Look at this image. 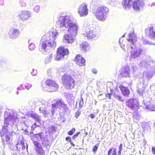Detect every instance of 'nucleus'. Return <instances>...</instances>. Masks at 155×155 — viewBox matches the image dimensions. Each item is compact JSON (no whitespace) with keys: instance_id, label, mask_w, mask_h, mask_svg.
<instances>
[{"instance_id":"obj_1","label":"nucleus","mask_w":155,"mask_h":155,"mask_svg":"<svg viewBox=\"0 0 155 155\" xmlns=\"http://www.w3.org/2000/svg\"><path fill=\"white\" fill-rule=\"evenodd\" d=\"M58 35V33L53 30L52 31H49L43 35L41 39V48L45 51L54 49L56 46L54 41Z\"/></svg>"},{"instance_id":"obj_2","label":"nucleus","mask_w":155,"mask_h":155,"mask_svg":"<svg viewBox=\"0 0 155 155\" xmlns=\"http://www.w3.org/2000/svg\"><path fill=\"white\" fill-rule=\"evenodd\" d=\"M61 27L64 26L68 28V31L70 35H76L77 34L78 27L75 23L72 22L66 16L61 17L58 21Z\"/></svg>"},{"instance_id":"obj_3","label":"nucleus","mask_w":155,"mask_h":155,"mask_svg":"<svg viewBox=\"0 0 155 155\" xmlns=\"http://www.w3.org/2000/svg\"><path fill=\"white\" fill-rule=\"evenodd\" d=\"M109 12V8L105 6H100L98 7L94 12L96 18L99 21H104Z\"/></svg>"},{"instance_id":"obj_4","label":"nucleus","mask_w":155,"mask_h":155,"mask_svg":"<svg viewBox=\"0 0 155 155\" xmlns=\"http://www.w3.org/2000/svg\"><path fill=\"white\" fill-rule=\"evenodd\" d=\"M63 85L67 90H71L74 88L75 81L72 77L69 75L64 74L61 78Z\"/></svg>"},{"instance_id":"obj_5","label":"nucleus","mask_w":155,"mask_h":155,"mask_svg":"<svg viewBox=\"0 0 155 155\" xmlns=\"http://www.w3.org/2000/svg\"><path fill=\"white\" fill-rule=\"evenodd\" d=\"M45 83L47 90L49 92L56 91L59 88L58 84L55 81L52 79H47Z\"/></svg>"},{"instance_id":"obj_6","label":"nucleus","mask_w":155,"mask_h":155,"mask_svg":"<svg viewBox=\"0 0 155 155\" xmlns=\"http://www.w3.org/2000/svg\"><path fill=\"white\" fill-rule=\"evenodd\" d=\"M68 54L69 51L68 49L65 48L64 46H61L57 50L55 60L56 61L61 60L63 59L65 56L68 55Z\"/></svg>"},{"instance_id":"obj_7","label":"nucleus","mask_w":155,"mask_h":155,"mask_svg":"<svg viewBox=\"0 0 155 155\" xmlns=\"http://www.w3.org/2000/svg\"><path fill=\"white\" fill-rule=\"evenodd\" d=\"M12 132H10L7 130H2L0 132V136L1 137L5 138V140L4 139H2V141L4 142L5 141L7 144H9L11 138L12 136Z\"/></svg>"},{"instance_id":"obj_8","label":"nucleus","mask_w":155,"mask_h":155,"mask_svg":"<svg viewBox=\"0 0 155 155\" xmlns=\"http://www.w3.org/2000/svg\"><path fill=\"white\" fill-rule=\"evenodd\" d=\"M126 105L131 110H134L139 108L137 102L134 99H130L126 102Z\"/></svg>"},{"instance_id":"obj_9","label":"nucleus","mask_w":155,"mask_h":155,"mask_svg":"<svg viewBox=\"0 0 155 155\" xmlns=\"http://www.w3.org/2000/svg\"><path fill=\"white\" fill-rule=\"evenodd\" d=\"M78 12L81 16L87 15L88 13V9L86 4L84 3L81 4L78 8Z\"/></svg>"},{"instance_id":"obj_10","label":"nucleus","mask_w":155,"mask_h":155,"mask_svg":"<svg viewBox=\"0 0 155 155\" xmlns=\"http://www.w3.org/2000/svg\"><path fill=\"white\" fill-rule=\"evenodd\" d=\"M133 8L135 11H139L140 9V6L143 5L144 2L143 0H135L132 2Z\"/></svg>"},{"instance_id":"obj_11","label":"nucleus","mask_w":155,"mask_h":155,"mask_svg":"<svg viewBox=\"0 0 155 155\" xmlns=\"http://www.w3.org/2000/svg\"><path fill=\"white\" fill-rule=\"evenodd\" d=\"M75 61L76 64L79 66H84L85 65V59L80 54H78L76 55Z\"/></svg>"},{"instance_id":"obj_12","label":"nucleus","mask_w":155,"mask_h":155,"mask_svg":"<svg viewBox=\"0 0 155 155\" xmlns=\"http://www.w3.org/2000/svg\"><path fill=\"white\" fill-rule=\"evenodd\" d=\"M20 32L18 29L12 28L10 30L8 34L9 37L12 39L16 38L18 36Z\"/></svg>"},{"instance_id":"obj_13","label":"nucleus","mask_w":155,"mask_h":155,"mask_svg":"<svg viewBox=\"0 0 155 155\" xmlns=\"http://www.w3.org/2000/svg\"><path fill=\"white\" fill-rule=\"evenodd\" d=\"M15 146L17 149L19 151H23L25 149V143L23 140H18Z\"/></svg>"},{"instance_id":"obj_14","label":"nucleus","mask_w":155,"mask_h":155,"mask_svg":"<svg viewBox=\"0 0 155 155\" xmlns=\"http://www.w3.org/2000/svg\"><path fill=\"white\" fill-rule=\"evenodd\" d=\"M22 21L28 19L31 16L30 12L28 11H22L19 15Z\"/></svg>"},{"instance_id":"obj_15","label":"nucleus","mask_w":155,"mask_h":155,"mask_svg":"<svg viewBox=\"0 0 155 155\" xmlns=\"http://www.w3.org/2000/svg\"><path fill=\"white\" fill-rule=\"evenodd\" d=\"M132 2V0H124L122 2V4L124 8L127 10L130 8Z\"/></svg>"},{"instance_id":"obj_16","label":"nucleus","mask_w":155,"mask_h":155,"mask_svg":"<svg viewBox=\"0 0 155 155\" xmlns=\"http://www.w3.org/2000/svg\"><path fill=\"white\" fill-rule=\"evenodd\" d=\"M119 87L123 95L127 97L129 95L130 91L127 87L124 86L122 84L120 85Z\"/></svg>"},{"instance_id":"obj_17","label":"nucleus","mask_w":155,"mask_h":155,"mask_svg":"<svg viewBox=\"0 0 155 155\" xmlns=\"http://www.w3.org/2000/svg\"><path fill=\"white\" fill-rule=\"evenodd\" d=\"M86 36L87 37L88 39H91L94 38L96 36V33L93 30H91L89 29H86Z\"/></svg>"},{"instance_id":"obj_18","label":"nucleus","mask_w":155,"mask_h":155,"mask_svg":"<svg viewBox=\"0 0 155 155\" xmlns=\"http://www.w3.org/2000/svg\"><path fill=\"white\" fill-rule=\"evenodd\" d=\"M130 73V68L129 67H124L120 72V75L122 77H126L129 75Z\"/></svg>"},{"instance_id":"obj_19","label":"nucleus","mask_w":155,"mask_h":155,"mask_svg":"<svg viewBox=\"0 0 155 155\" xmlns=\"http://www.w3.org/2000/svg\"><path fill=\"white\" fill-rule=\"evenodd\" d=\"M11 120L12 118L10 117H8L5 118L4 120V125L2 127V130H7V127L9 125Z\"/></svg>"},{"instance_id":"obj_20","label":"nucleus","mask_w":155,"mask_h":155,"mask_svg":"<svg viewBox=\"0 0 155 155\" xmlns=\"http://www.w3.org/2000/svg\"><path fill=\"white\" fill-rule=\"evenodd\" d=\"M128 40L133 44L134 43L137 41V37L134 32L129 34L128 35Z\"/></svg>"},{"instance_id":"obj_21","label":"nucleus","mask_w":155,"mask_h":155,"mask_svg":"<svg viewBox=\"0 0 155 155\" xmlns=\"http://www.w3.org/2000/svg\"><path fill=\"white\" fill-rule=\"evenodd\" d=\"M80 47L81 50H83L85 51H88L90 48V46L86 42H83L80 45Z\"/></svg>"},{"instance_id":"obj_22","label":"nucleus","mask_w":155,"mask_h":155,"mask_svg":"<svg viewBox=\"0 0 155 155\" xmlns=\"http://www.w3.org/2000/svg\"><path fill=\"white\" fill-rule=\"evenodd\" d=\"M71 35L66 34L64 35V40L67 41L68 43H72L74 41L73 37Z\"/></svg>"},{"instance_id":"obj_23","label":"nucleus","mask_w":155,"mask_h":155,"mask_svg":"<svg viewBox=\"0 0 155 155\" xmlns=\"http://www.w3.org/2000/svg\"><path fill=\"white\" fill-rule=\"evenodd\" d=\"M36 152L37 153V155H45L44 151L41 147L37 148Z\"/></svg>"},{"instance_id":"obj_24","label":"nucleus","mask_w":155,"mask_h":155,"mask_svg":"<svg viewBox=\"0 0 155 155\" xmlns=\"http://www.w3.org/2000/svg\"><path fill=\"white\" fill-rule=\"evenodd\" d=\"M58 107L59 109H61V108L65 109L67 107L66 105L64 103L62 99H61L60 103H59Z\"/></svg>"},{"instance_id":"obj_25","label":"nucleus","mask_w":155,"mask_h":155,"mask_svg":"<svg viewBox=\"0 0 155 155\" xmlns=\"http://www.w3.org/2000/svg\"><path fill=\"white\" fill-rule=\"evenodd\" d=\"M30 116L31 117L34 118L36 120H38L39 118V117L35 113H31Z\"/></svg>"},{"instance_id":"obj_26","label":"nucleus","mask_w":155,"mask_h":155,"mask_svg":"<svg viewBox=\"0 0 155 155\" xmlns=\"http://www.w3.org/2000/svg\"><path fill=\"white\" fill-rule=\"evenodd\" d=\"M114 96L115 98L118 99L120 101H124V100L123 99L121 95H117L114 93Z\"/></svg>"},{"instance_id":"obj_27","label":"nucleus","mask_w":155,"mask_h":155,"mask_svg":"<svg viewBox=\"0 0 155 155\" xmlns=\"http://www.w3.org/2000/svg\"><path fill=\"white\" fill-rule=\"evenodd\" d=\"M75 129L74 128H72L71 130L68 132V134L70 135H72L75 132Z\"/></svg>"},{"instance_id":"obj_28","label":"nucleus","mask_w":155,"mask_h":155,"mask_svg":"<svg viewBox=\"0 0 155 155\" xmlns=\"http://www.w3.org/2000/svg\"><path fill=\"white\" fill-rule=\"evenodd\" d=\"M81 99L79 103V107L80 108H81L84 104V100L82 98V97H81Z\"/></svg>"},{"instance_id":"obj_29","label":"nucleus","mask_w":155,"mask_h":155,"mask_svg":"<svg viewBox=\"0 0 155 155\" xmlns=\"http://www.w3.org/2000/svg\"><path fill=\"white\" fill-rule=\"evenodd\" d=\"M28 48L30 50H32L35 49V46L33 44L31 43L29 45Z\"/></svg>"},{"instance_id":"obj_30","label":"nucleus","mask_w":155,"mask_h":155,"mask_svg":"<svg viewBox=\"0 0 155 155\" xmlns=\"http://www.w3.org/2000/svg\"><path fill=\"white\" fill-rule=\"evenodd\" d=\"M123 145L122 144H120L119 147V150L118 151V155H120L121 152L122 150Z\"/></svg>"},{"instance_id":"obj_31","label":"nucleus","mask_w":155,"mask_h":155,"mask_svg":"<svg viewBox=\"0 0 155 155\" xmlns=\"http://www.w3.org/2000/svg\"><path fill=\"white\" fill-rule=\"evenodd\" d=\"M31 86L32 85L31 84L28 83H26L25 85V87L27 89H29Z\"/></svg>"},{"instance_id":"obj_32","label":"nucleus","mask_w":155,"mask_h":155,"mask_svg":"<svg viewBox=\"0 0 155 155\" xmlns=\"http://www.w3.org/2000/svg\"><path fill=\"white\" fill-rule=\"evenodd\" d=\"M33 143H34L35 146L37 148L41 147L40 146H39L40 145V144L38 141H34L33 142Z\"/></svg>"},{"instance_id":"obj_33","label":"nucleus","mask_w":155,"mask_h":155,"mask_svg":"<svg viewBox=\"0 0 155 155\" xmlns=\"http://www.w3.org/2000/svg\"><path fill=\"white\" fill-rule=\"evenodd\" d=\"M80 114L81 111L79 110L76 112L75 114V116L77 118H78V117Z\"/></svg>"},{"instance_id":"obj_34","label":"nucleus","mask_w":155,"mask_h":155,"mask_svg":"<svg viewBox=\"0 0 155 155\" xmlns=\"http://www.w3.org/2000/svg\"><path fill=\"white\" fill-rule=\"evenodd\" d=\"M98 146H97L96 145H95L93 147L92 150L93 152L95 153L97 151L98 149Z\"/></svg>"},{"instance_id":"obj_35","label":"nucleus","mask_w":155,"mask_h":155,"mask_svg":"<svg viewBox=\"0 0 155 155\" xmlns=\"http://www.w3.org/2000/svg\"><path fill=\"white\" fill-rule=\"evenodd\" d=\"M80 133V132H78L76 134H75L73 136L72 139H74L78 136L79 134Z\"/></svg>"},{"instance_id":"obj_36","label":"nucleus","mask_w":155,"mask_h":155,"mask_svg":"<svg viewBox=\"0 0 155 155\" xmlns=\"http://www.w3.org/2000/svg\"><path fill=\"white\" fill-rule=\"evenodd\" d=\"M112 94V93L111 94L110 93H107L105 94L106 97L107 98H108L110 99H111V96Z\"/></svg>"},{"instance_id":"obj_37","label":"nucleus","mask_w":155,"mask_h":155,"mask_svg":"<svg viewBox=\"0 0 155 155\" xmlns=\"http://www.w3.org/2000/svg\"><path fill=\"white\" fill-rule=\"evenodd\" d=\"M61 100V99L58 100L56 101V102L55 103V104H56V106H58V107L59 106V103H60Z\"/></svg>"},{"instance_id":"obj_38","label":"nucleus","mask_w":155,"mask_h":155,"mask_svg":"<svg viewBox=\"0 0 155 155\" xmlns=\"http://www.w3.org/2000/svg\"><path fill=\"white\" fill-rule=\"evenodd\" d=\"M117 152L116 150V149L115 148L113 150V153H112V155H117Z\"/></svg>"},{"instance_id":"obj_39","label":"nucleus","mask_w":155,"mask_h":155,"mask_svg":"<svg viewBox=\"0 0 155 155\" xmlns=\"http://www.w3.org/2000/svg\"><path fill=\"white\" fill-rule=\"evenodd\" d=\"M42 134L43 133H40L38 134H35V135H38L41 138L42 137Z\"/></svg>"},{"instance_id":"obj_40","label":"nucleus","mask_w":155,"mask_h":155,"mask_svg":"<svg viewBox=\"0 0 155 155\" xmlns=\"http://www.w3.org/2000/svg\"><path fill=\"white\" fill-rule=\"evenodd\" d=\"M65 139L67 141L68 140H69V142H71V139L70 137H67L65 138Z\"/></svg>"},{"instance_id":"obj_41","label":"nucleus","mask_w":155,"mask_h":155,"mask_svg":"<svg viewBox=\"0 0 155 155\" xmlns=\"http://www.w3.org/2000/svg\"><path fill=\"white\" fill-rule=\"evenodd\" d=\"M90 117L91 118V119H93L95 117V115L93 114H91L89 115Z\"/></svg>"},{"instance_id":"obj_42","label":"nucleus","mask_w":155,"mask_h":155,"mask_svg":"<svg viewBox=\"0 0 155 155\" xmlns=\"http://www.w3.org/2000/svg\"><path fill=\"white\" fill-rule=\"evenodd\" d=\"M112 150V148H110L108 152V155H110V154L111 153Z\"/></svg>"},{"instance_id":"obj_43","label":"nucleus","mask_w":155,"mask_h":155,"mask_svg":"<svg viewBox=\"0 0 155 155\" xmlns=\"http://www.w3.org/2000/svg\"><path fill=\"white\" fill-rule=\"evenodd\" d=\"M152 150L153 153V154H155V148L154 147H152Z\"/></svg>"},{"instance_id":"obj_44","label":"nucleus","mask_w":155,"mask_h":155,"mask_svg":"<svg viewBox=\"0 0 155 155\" xmlns=\"http://www.w3.org/2000/svg\"><path fill=\"white\" fill-rule=\"evenodd\" d=\"M137 53L136 52H134L133 53H132L131 54V57H134V58H135V54H136Z\"/></svg>"},{"instance_id":"obj_45","label":"nucleus","mask_w":155,"mask_h":155,"mask_svg":"<svg viewBox=\"0 0 155 155\" xmlns=\"http://www.w3.org/2000/svg\"><path fill=\"white\" fill-rule=\"evenodd\" d=\"M93 73L94 74H96L97 72V71L96 69H94L92 70Z\"/></svg>"},{"instance_id":"obj_46","label":"nucleus","mask_w":155,"mask_h":155,"mask_svg":"<svg viewBox=\"0 0 155 155\" xmlns=\"http://www.w3.org/2000/svg\"><path fill=\"white\" fill-rule=\"evenodd\" d=\"M37 127V126H35L34 125H32L31 127V129L32 130H35V128Z\"/></svg>"},{"instance_id":"obj_47","label":"nucleus","mask_w":155,"mask_h":155,"mask_svg":"<svg viewBox=\"0 0 155 155\" xmlns=\"http://www.w3.org/2000/svg\"><path fill=\"white\" fill-rule=\"evenodd\" d=\"M51 106H52V108H55L57 106L56 104H52L51 105Z\"/></svg>"},{"instance_id":"obj_48","label":"nucleus","mask_w":155,"mask_h":155,"mask_svg":"<svg viewBox=\"0 0 155 155\" xmlns=\"http://www.w3.org/2000/svg\"><path fill=\"white\" fill-rule=\"evenodd\" d=\"M70 142V143L73 146H75V144L73 143L71 141V142Z\"/></svg>"},{"instance_id":"obj_49","label":"nucleus","mask_w":155,"mask_h":155,"mask_svg":"<svg viewBox=\"0 0 155 155\" xmlns=\"http://www.w3.org/2000/svg\"><path fill=\"white\" fill-rule=\"evenodd\" d=\"M155 6V3L154 2H153V3H152L151 4V7H152V6Z\"/></svg>"},{"instance_id":"obj_50","label":"nucleus","mask_w":155,"mask_h":155,"mask_svg":"<svg viewBox=\"0 0 155 155\" xmlns=\"http://www.w3.org/2000/svg\"><path fill=\"white\" fill-rule=\"evenodd\" d=\"M52 114L53 115L54 114V110H53L52 111Z\"/></svg>"},{"instance_id":"obj_51","label":"nucleus","mask_w":155,"mask_h":155,"mask_svg":"<svg viewBox=\"0 0 155 155\" xmlns=\"http://www.w3.org/2000/svg\"><path fill=\"white\" fill-rule=\"evenodd\" d=\"M34 125V126H37V125L36 124V123H35L34 124V125Z\"/></svg>"},{"instance_id":"obj_52","label":"nucleus","mask_w":155,"mask_h":155,"mask_svg":"<svg viewBox=\"0 0 155 155\" xmlns=\"http://www.w3.org/2000/svg\"><path fill=\"white\" fill-rule=\"evenodd\" d=\"M28 145H27V146H26V149L27 150L28 149Z\"/></svg>"},{"instance_id":"obj_53","label":"nucleus","mask_w":155,"mask_h":155,"mask_svg":"<svg viewBox=\"0 0 155 155\" xmlns=\"http://www.w3.org/2000/svg\"><path fill=\"white\" fill-rule=\"evenodd\" d=\"M73 155H76V154H72Z\"/></svg>"},{"instance_id":"obj_54","label":"nucleus","mask_w":155,"mask_h":155,"mask_svg":"<svg viewBox=\"0 0 155 155\" xmlns=\"http://www.w3.org/2000/svg\"><path fill=\"white\" fill-rule=\"evenodd\" d=\"M17 94H18V92H17Z\"/></svg>"}]
</instances>
